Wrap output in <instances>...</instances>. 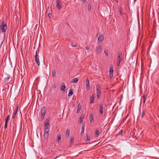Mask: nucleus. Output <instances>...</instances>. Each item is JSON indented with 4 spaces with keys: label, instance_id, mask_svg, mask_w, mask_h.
<instances>
[{
    "label": "nucleus",
    "instance_id": "43",
    "mask_svg": "<svg viewBox=\"0 0 159 159\" xmlns=\"http://www.w3.org/2000/svg\"><path fill=\"white\" fill-rule=\"evenodd\" d=\"M48 16L49 18L52 16V14L50 13H49L48 14Z\"/></svg>",
    "mask_w": 159,
    "mask_h": 159
},
{
    "label": "nucleus",
    "instance_id": "17",
    "mask_svg": "<svg viewBox=\"0 0 159 159\" xmlns=\"http://www.w3.org/2000/svg\"><path fill=\"white\" fill-rule=\"evenodd\" d=\"M94 97L93 95L91 96L90 97V103H93L94 102Z\"/></svg>",
    "mask_w": 159,
    "mask_h": 159
},
{
    "label": "nucleus",
    "instance_id": "26",
    "mask_svg": "<svg viewBox=\"0 0 159 159\" xmlns=\"http://www.w3.org/2000/svg\"><path fill=\"white\" fill-rule=\"evenodd\" d=\"M119 11L121 16L123 15V13L122 12V8L121 7L119 9Z\"/></svg>",
    "mask_w": 159,
    "mask_h": 159
},
{
    "label": "nucleus",
    "instance_id": "45",
    "mask_svg": "<svg viewBox=\"0 0 159 159\" xmlns=\"http://www.w3.org/2000/svg\"><path fill=\"white\" fill-rule=\"evenodd\" d=\"M85 48L87 50H89V47H86Z\"/></svg>",
    "mask_w": 159,
    "mask_h": 159
},
{
    "label": "nucleus",
    "instance_id": "18",
    "mask_svg": "<svg viewBox=\"0 0 159 159\" xmlns=\"http://www.w3.org/2000/svg\"><path fill=\"white\" fill-rule=\"evenodd\" d=\"M73 90H74L73 89H71L70 90L69 93L68 94V96H71L72 95V94H73Z\"/></svg>",
    "mask_w": 159,
    "mask_h": 159
},
{
    "label": "nucleus",
    "instance_id": "15",
    "mask_svg": "<svg viewBox=\"0 0 159 159\" xmlns=\"http://www.w3.org/2000/svg\"><path fill=\"white\" fill-rule=\"evenodd\" d=\"M25 70L24 69V68L21 71V73H20V76L21 78H22L25 75Z\"/></svg>",
    "mask_w": 159,
    "mask_h": 159
},
{
    "label": "nucleus",
    "instance_id": "31",
    "mask_svg": "<svg viewBox=\"0 0 159 159\" xmlns=\"http://www.w3.org/2000/svg\"><path fill=\"white\" fill-rule=\"evenodd\" d=\"M122 55V52L121 51H119L118 54V57H121Z\"/></svg>",
    "mask_w": 159,
    "mask_h": 159
},
{
    "label": "nucleus",
    "instance_id": "20",
    "mask_svg": "<svg viewBox=\"0 0 159 159\" xmlns=\"http://www.w3.org/2000/svg\"><path fill=\"white\" fill-rule=\"evenodd\" d=\"M70 132V130L69 129H67L66 130V137L67 138L69 136Z\"/></svg>",
    "mask_w": 159,
    "mask_h": 159
},
{
    "label": "nucleus",
    "instance_id": "42",
    "mask_svg": "<svg viewBox=\"0 0 159 159\" xmlns=\"http://www.w3.org/2000/svg\"><path fill=\"white\" fill-rule=\"evenodd\" d=\"M87 0H81V1H82L83 3H84Z\"/></svg>",
    "mask_w": 159,
    "mask_h": 159
},
{
    "label": "nucleus",
    "instance_id": "39",
    "mask_svg": "<svg viewBox=\"0 0 159 159\" xmlns=\"http://www.w3.org/2000/svg\"><path fill=\"white\" fill-rule=\"evenodd\" d=\"M84 115H82L80 117V118H82V120H83L84 119Z\"/></svg>",
    "mask_w": 159,
    "mask_h": 159
},
{
    "label": "nucleus",
    "instance_id": "3",
    "mask_svg": "<svg viewBox=\"0 0 159 159\" xmlns=\"http://www.w3.org/2000/svg\"><path fill=\"white\" fill-rule=\"evenodd\" d=\"M50 126V125L49 123V120L48 119L44 121V129H49Z\"/></svg>",
    "mask_w": 159,
    "mask_h": 159
},
{
    "label": "nucleus",
    "instance_id": "38",
    "mask_svg": "<svg viewBox=\"0 0 159 159\" xmlns=\"http://www.w3.org/2000/svg\"><path fill=\"white\" fill-rule=\"evenodd\" d=\"M82 130L84 131V125H83L82 126Z\"/></svg>",
    "mask_w": 159,
    "mask_h": 159
},
{
    "label": "nucleus",
    "instance_id": "44",
    "mask_svg": "<svg viewBox=\"0 0 159 159\" xmlns=\"http://www.w3.org/2000/svg\"><path fill=\"white\" fill-rule=\"evenodd\" d=\"M53 87L54 89L56 88L57 87V85L56 84H54Z\"/></svg>",
    "mask_w": 159,
    "mask_h": 159
},
{
    "label": "nucleus",
    "instance_id": "8",
    "mask_svg": "<svg viewBox=\"0 0 159 159\" xmlns=\"http://www.w3.org/2000/svg\"><path fill=\"white\" fill-rule=\"evenodd\" d=\"M10 116L8 115L7 116V118L5 119V125H4V128L5 129H6L7 127V123H8V121H9V120L10 119Z\"/></svg>",
    "mask_w": 159,
    "mask_h": 159
},
{
    "label": "nucleus",
    "instance_id": "30",
    "mask_svg": "<svg viewBox=\"0 0 159 159\" xmlns=\"http://www.w3.org/2000/svg\"><path fill=\"white\" fill-rule=\"evenodd\" d=\"M104 53L106 56H108V51L107 50L105 49L104 50Z\"/></svg>",
    "mask_w": 159,
    "mask_h": 159
},
{
    "label": "nucleus",
    "instance_id": "34",
    "mask_svg": "<svg viewBox=\"0 0 159 159\" xmlns=\"http://www.w3.org/2000/svg\"><path fill=\"white\" fill-rule=\"evenodd\" d=\"M9 79V76H8V77H6V78H5L4 79V81L5 83H6L7 82Z\"/></svg>",
    "mask_w": 159,
    "mask_h": 159
},
{
    "label": "nucleus",
    "instance_id": "11",
    "mask_svg": "<svg viewBox=\"0 0 159 159\" xmlns=\"http://www.w3.org/2000/svg\"><path fill=\"white\" fill-rule=\"evenodd\" d=\"M102 50V47L101 45H99L96 49V52L97 53H100Z\"/></svg>",
    "mask_w": 159,
    "mask_h": 159
},
{
    "label": "nucleus",
    "instance_id": "28",
    "mask_svg": "<svg viewBox=\"0 0 159 159\" xmlns=\"http://www.w3.org/2000/svg\"><path fill=\"white\" fill-rule=\"evenodd\" d=\"M95 136L97 137L99 135V131L98 130H96L95 132Z\"/></svg>",
    "mask_w": 159,
    "mask_h": 159
},
{
    "label": "nucleus",
    "instance_id": "29",
    "mask_svg": "<svg viewBox=\"0 0 159 159\" xmlns=\"http://www.w3.org/2000/svg\"><path fill=\"white\" fill-rule=\"evenodd\" d=\"M143 103H144L146 100V96L144 94L143 97Z\"/></svg>",
    "mask_w": 159,
    "mask_h": 159
},
{
    "label": "nucleus",
    "instance_id": "9",
    "mask_svg": "<svg viewBox=\"0 0 159 159\" xmlns=\"http://www.w3.org/2000/svg\"><path fill=\"white\" fill-rule=\"evenodd\" d=\"M86 85L87 89L88 90H89L90 89V84L89 80L88 78H87L86 80Z\"/></svg>",
    "mask_w": 159,
    "mask_h": 159
},
{
    "label": "nucleus",
    "instance_id": "21",
    "mask_svg": "<svg viewBox=\"0 0 159 159\" xmlns=\"http://www.w3.org/2000/svg\"><path fill=\"white\" fill-rule=\"evenodd\" d=\"M81 105H80V103H79L78 105L77 110V113H79L80 110L81 109Z\"/></svg>",
    "mask_w": 159,
    "mask_h": 159
},
{
    "label": "nucleus",
    "instance_id": "13",
    "mask_svg": "<svg viewBox=\"0 0 159 159\" xmlns=\"http://www.w3.org/2000/svg\"><path fill=\"white\" fill-rule=\"evenodd\" d=\"M89 119L91 123H93L94 122V117L93 114H91L89 116Z\"/></svg>",
    "mask_w": 159,
    "mask_h": 159
},
{
    "label": "nucleus",
    "instance_id": "41",
    "mask_svg": "<svg viewBox=\"0 0 159 159\" xmlns=\"http://www.w3.org/2000/svg\"><path fill=\"white\" fill-rule=\"evenodd\" d=\"M84 132V131L82 130L81 132L80 133V134L81 136L83 135Z\"/></svg>",
    "mask_w": 159,
    "mask_h": 159
},
{
    "label": "nucleus",
    "instance_id": "1",
    "mask_svg": "<svg viewBox=\"0 0 159 159\" xmlns=\"http://www.w3.org/2000/svg\"><path fill=\"white\" fill-rule=\"evenodd\" d=\"M7 28V24L3 21L2 22L0 25V30L3 33H4L6 31Z\"/></svg>",
    "mask_w": 159,
    "mask_h": 159
},
{
    "label": "nucleus",
    "instance_id": "6",
    "mask_svg": "<svg viewBox=\"0 0 159 159\" xmlns=\"http://www.w3.org/2000/svg\"><path fill=\"white\" fill-rule=\"evenodd\" d=\"M49 132V129H44L43 136L45 138H48Z\"/></svg>",
    "mask_w": 159,
    "mask_h": 159
},
{
    "label": "nucleus",
    "instance_id": "27",
    "mask_svg": "<svg viewBox=\"0 0 159 159\" xmlns=\"http://www.w3.org/2000/svg\"><path fill=\"white\" fill-rule=\"evenodd\" d=\"M88 9L89 11H91L92 6L91 4L89 3H88Z\"/></svg>",
    "mask_w": 159,
    "mask_h": 159
},
{
    "label": "nucleus",
    "instance_id": "14",
    "mask_svg": "<svg viewBox=\"0 0 159 159\" xmlns=\"http://www.w3.org/2000/svg\"><path fill=\"white\" fill-rule=\"evenodd\" d=\"M121 57H118L117 60V66H119L120 64Z\"/></svg>",
    "mask_w": 159,
    "mask_h": 159
},
{
    "label": "nucleus",
    "instance_id": "46",
    "mask_svg": "<svg viewBox=\"0 0 159 159\" xmlns=\"http://www.w3.org/2000/svg\"><path fill=\"white\" fill-rule=\"evenodd\" d=\"M115 1L117 2H118V0H115Z\"/></svg>",
    "mask_w": 159,
    "mask_h": 159
},
{
    "label": "nucleus",
    "instance_id": "40",
    "mask_svg": "<svg viewBox=\"0 0 159 159\" xmlns=\"http://www.w3.org/2000/svg\"><path fill=\"white\" fill-rule=\"evenodd\" d=\"M71 46L73 47H75L77 46V44H71Z\"/></svg>",
    "mask_w": 159,
    "mask_h": 159
},
{
    "label": "nucleus",
    "instance_id": "22",
    "mask_svg": "<svg viewBox=\"0 0 159 159\" xmlns=\"http://www.w3.org/2000/svg\"><path fill=\"white\" fill-rule=\"evenodd\" d=\"M78 81L77 78H74L71 81V83H75L77 82Z\"/></svg>",
    "mask_w": 159,
    "mask_h": 159
},
{
    "label": "nucleus",
    "instance_id": "12",
    "mask_svg": "<svg viewBox=\"0 0 159 159\" xmlns=\"http://www.w3.org/2000/svg\"><path fill=\"white\" fill-rule=\"evenodd\" d=\"M109 72H110L109 77L110 78H112L113 76V69L112 67H110Z\"/></svg>",
    "mask_w": 159,
    "mask_h": 159
},
{
    "label": "nucleus",
    "instance_id": "24",
    "mask_svg": "<svg viewBox=\"0 0 159 159\" xmlns=\"http://www.w3.org/2000/svg\"><path fill=\"white\" fill-rule=\"evenodd\" d=\"M63 85L62 86L61 88V90L62 91H64V89L66 88V86L65 85V84L63 83Z\"/></svg>",
    "mask_w": 159,
    "mask_h": 159
},
{
    "label": "nucleus",
    "instance_id": "35",
    "mask_svg": "<svg viewBox=\"0 0 159 159\" xmlns=\"http://www.w3.org/2000/svg\"><path fill=\"white\" fill-rule=\"evenodd\" d=\"M83 120H82V118H80L79 119L78 122L79 123H81L83 121Z\"/></svg>",
    "mask_w": 159,
    "mask_h": 159
},
{
    "label": "nucleus",
    "instance_id": "37",
    "mask_svg": "<svg viewBox=\"0 0 159 159\" xmlns=\"http://www.w3.org/2000/svg\"><path fill=\"white\" fill-rule=\"evenodd\" d=\"M122 130H121L120 131L119 133H118V134H119V135H121L122 134Z\"/></svg>",
    "mask_w": 159,
    "mask_h": 159
},
{
    "label": "nucleus",
    "instance_id": "36",
    "mask_svg": "<svg viewBox=\"0 0 159 159\" xmlns=\"http://www.w3.org/2000/svg\"><path fill=\"white\" fill-rule=\"evenodd\" d=\"M145 113V111H143L142 115V118L143 117V116L144 115Z\"/></svg>",
    "mask_w": 159,
    "mask_h": 159
},
{
    "label": "nucleus",
    "instance_id": "7",
    "mask_svg": "<svg viewBox=\"0 0 159 159\" xmlns=\"http://www.w3.org/2000/svg\"><path fill=\"white\" fill-rule=\"evenodd\" d=\"M99 110L100 114L102 115L103 113V105L102 103L100 104Z\"/></svg>",
    "mask_w": 159,
    "mask_h": 159
},
{
    "label": "nucleus",
    "instance_id": "19",
    "mask_svg": "<svg viewBox=\"0 0 159 159\" xmlns=\"http://www.w3.org/2000/svg\"><path fill=\"white\" fill-rule=\"evenodd\" d=\"M16 107H17L16 109L15 110V112H14V113H13V115L12 117L13 118H15V116H16V114H17V111L18 110V106H17Z\"/></svg>",
    "mask_w": 159,
    "mask_h": 159
},
{
    "label": "nucleus",
    "instance_id": "2",
    "mask_svg": "<svg viewBox=\"0 0 159 159\" xmlns=\"http://www.w3.org/2000/svg\"><path fill=\"white\" fill-rule=\"evenodd\" d=\"M101 92V87L99 84H97L96 85V92L97 98L98 99H100Z\"/></svg>",
    "mask_w": 159,
    "mask_h": 159
},
{
    "label": "nucleus",
    "instance_id": "10",
    "mask_svg": "<svg viewBox=\"0 0 159 159\" xmlns=\"http://www.w3.org/2000/svg\"><path fill=\"white\" fill-rule=\"evenodd\" d=\"M57 7L58 9H61V7L60 5V0H56Z\"/></svg>",
    "mask_w": 159,
    "mask_h": 159
},
{
    "label": "nucleus",
    "instance_id": "4",
    "mask_svg": "<svg viewBox=\"0 0 159 159\" xmlns=\"http://www.w3.org/2000/svg\"><path fill=\"white\" fill-rule=\"evenodd\" d=\"M39 56L37 53V51H36L35 55V61L36 63L37 64L38 66H39L40 65V62L39 61Z\"/></svg>",
    "mask_w": 159,
    "mask_h": 159
},
{
    "label": "nucleus",
    "instance_id": "23",
    "mask_svg": "<svg viewBox=\"0 0 159 159\" xmlns=\"http://www.w3.org/2000/svg\"><path fill=\"white\" fill-rule=\"evenodd\" d=\"M61 138V134L58 135L57 136V141L58 143H59L60 142V140Z\"/></svg>",
    "mask_w": 159,
    "mask_h": 159
},
{
    "label": "nucleus",
    "instance_id": "32",
    "mask_svg": "<svg viewBox=\"0 0 159 159\" xmlns=\"http://www.w3.org/2000/svg\"><path fill=\"white\" fill-rule=\"evenodd\" d=\"M52 76L53 77H55L56 76V72L55 70H53L52 72Z\"/></svg>",
    "mask_w": 159,
    "mask_h": 159
},
{
    "label": "nucleus",
    "instance_id": "5",
    "mask_svg": "<svg viewBox=\"0 0 159 159\" xmlns=\"http://www.w3.org/2000/svg\"><path fill=\"white\" fill-rule=\"evenodd\" d=\"M46 112V109L45 106H44L42 110L41 113V118L42 119H43Z\"/></svg>",
    "mask_w": 159,
    "mask_h": 159
},
{
    "label": "nucleus",
    "instance_id": "33",
    "mask_svg": "<svg viewBox=\"0 0 159 159\" xmlns=\"http://www.w3.org/2000/svg\"><path fill=\"white\" fill-rule=\"evenodd\" d=\"M74 141V138L73 137L71 138L70 140V143L72 144V143H73Z\"/></svg>",
    "mask_w": 159,
    "mask_h": 159
},
{
    "label": "nucleus",
    "instance_id": "25",
    "mask_svg": "<svg viewBox=\"0 0 159 159\" xmlns=\"http://www.w3.org/2000/svg\"><path fill=\"white\" fill-rule=\"evenodd\" d=\"M86 142L90 141V137L88 136V134H86Z\"/></svg>",
    "mask_w": 159,
    "mask_h": 159
},
{
    "label": "nucleus",
    "instance_id": "16",
    "mask_svg": "<svg viewBox=\"0 0 159 159\" xmlns=\"http://www.w3.org/2000/svg\"><path fill=\"white\" fill-rule=\"evenodd\" d=\"M104 39V36L102 34L99 37L98 39V40L99 42L102 41Z\"/></svg>",
    "mask_w": 159,
    "mask_h": 159
}]
</instances>
